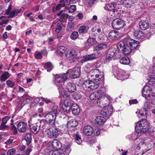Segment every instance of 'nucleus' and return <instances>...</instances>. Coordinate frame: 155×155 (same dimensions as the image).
<instances>
[{"mask_svg": "<svg viewBox=\"0 0 155 155\" xmlns=\"http://www.w3.org/2000/svg\"><path fill=\"white\" fill-rule=\"evenodd\" d=\"M81 74L80 67L76 66L72 69H69L65 73L57 75L55 77V83L61 95L64 98L70 97L69 95L65 91L63 86L64 81L68 79L69 75L71 78H78Z\"/></svg>", "mask_w": 155, "mask_h": 155, "instance_id": "obj_1", "label": "nucleus"}, {"mask_svg": "<svg viewBox=\"0 0 155 155\" xmlns=\"http://www.w3.org/2000/svg\"><path fill=\"white\" fill-rule=\"evenodd\" d=\"M99 72V70L97 69H95L90 71L87 75L89 80L84 82L83 87L91 90L97 88L99 84L102 82L104 80L103 77L99 78V74H97Z\"/></svg>", "mask_w": 155, "mask_h": 155, "instance_id": "obj_2", "label": "nucleus"}, {"mask_svg": "<svg viewBox=\"0 0 155 155\" xmlns=\"http://www.w3.org/2000/svg\"><path fill=\"white\" fill-rule=\"evenodd\" d=\"M139 44L138 41L126 38L120 41L118 44L117 48L120 52L127 54L132 50L136 48Z\"/></svg>", "mask_w": 155, "mask_h": 155, "instance_id": "obj_3", "label": "nucleus"}, {"mask_svg": "<svg viewBox=\"0 0 155 155\" xmlns=\"http://www.w3.org/2000/svg\"><path fill=\"white\" fill-rule=\"evenodd\" d=\"M59 110L58 108V107L54 106L51 109V110L45 116V118L49 123L50 126L53 127L55 126V119L56 116L59 114Z\"/></svg>", "mask_w": 155, "mask_h": 155, "instance_id": "obj_4", "label": "nucleus"}, {"mask_svg": "<svg viewBox=\"0 0 155 155\" xmlns=\"http://www.w3.org/2000/svg\"><path fill=\"white\" fill-rule=\"evenodd\" d=\"M150 128L149 123L146 119H142L137 123L135 130L138 133H144L147 131Z\"/></svg>", "mask_w": 155, "mask_h": 155, "instance_id": "obj_5", "label": "nucleus"}, {"mask_svg": "<svg viewBox=\"0 0 155 155\" xmlns=\"http://www.w3.org/2000/svg\"><path fill=\"white\" fill-rule=\"evenodd\" d=\"M48 131L47 133L48 137L51 138H55L61 133V130L58 128L53 127H49Z\"/></svg>", "mask_w": 155, "mask_h": 155, "instance_id": "obj_6", "label": "nucleus"}, {"mask_svg": "<svg viewBox=\"0 0 155 155\" xmlns=\"http://www.w3.org/2000/svg\"><path fill=\"white\" fill-rule=\"evenodd\" d=\"M110 97L107 94L102 95L101 97L98 98L97 103L98 105L101 107L102 106H105L108 104L109 103Z\"/></svg>", "mask_w": 155, "mask_h": 155, "instance_id": "obj_7", "label": "nucleus"}, {"mask_svg": "<svg viewBox=\"0 0 155 155\" xmlns=\"http://www.w3.org/2000/svg\"><path fill=\"white\" fill-rule=\"evenodd\" d=\"M124 21L120 19L116 18L112 21L111 25L113 28L119 29L123 28L124 25Z\"/></svg>", "mask_w": 155, "mask_h": 155, "instance_id": "obj_8", "label": "nucleus"}, {"mask_svg": "<svg viewBox=\"0 0 155 155\" xmlns=\"http://www.w3.org/2000/svg\"><path fill=\"white\" fill-rule=\"evenodd\" d=\"M115 76L117 79L122 81L127 79L129 77L128 75L124 71L122 70H118L115 74Z\"/></svg>", "mask_w": 155, "mask_h": 155, "instance_id": "obj_9", "label": "nucleus"}, {"mask_svg": "<svg viewBox=\"0 0 155 155\" xmlns=\"http://www.w3.org/2000/svg\"><path fill=\"white\" fill-rule=\"evenodd\" d=\"M112 108L110 106H104L103 108L101 111L102 115L104 116H110L113 112Z\"/></svg>", "mask_w": 155, "mask_h": 155, "instance_id": "obj_10", "label": "nucleus"}, {"mask_svg": "<svg viewBox=\"0 0 155 155\" xmlns=\"http://www.w3.org/2000/svg\"><path fill=\"white\" fill-rule=\"evenodd\" d=\"M18 131L21 133L26 132L27 128V123L22 121L19 122L17 125Z\"/></svg>", "mask_w": 155, "mask_h": 155, "instance_id": "obj_11", "label": "nucleus"}, {"mask_svg": "<svg viewBox=\"0 0 155 155\" xmlns=\"http://www.w3.org/2000/svg\"><path fill=\"white\" fill-rule=\"evenodd\" d=\"M71 104L72 101H71L68 99L65 100L62 105L63 109L66 112H69L71 108Z\"/></svg>", "mask_w": 155, "mask_h": 155, "instance_id": "obj_12", "label": "nucleus"}, {"mask_svg": "<svg viewBox=\"0 0 155 155\" xmlns=\"http://www.w3.org/2000/svg\"><path fill=\"white\" fill-rule=\"evenodd\" d=\"M140 143L138 144L137 148L138 150L140 149L141 145H143L145 144V145L151 144L152 143H153L150 139H148L147 140H144L143 138H140L139 139Z\"/></svg>", "mask_w": 155, "mask_h": 155, "instance_id": "obj_13", "label": "nucleus"}, {"mask_svg": "<svg viewBox=\"0 0 155 155\" xmlns=\"http://www.w3.org/2000/svg\"><path fill=\"white\" fill-rule=\"evenodd\" d=\"M150 89V87L148 86H145L142 91V96L148 99L151 97L150 94L151 93Z\"/></svg>", "mask_w": 155, "mask_h": 155, "instance_id": "obj_14", "label": "nucleus"}, {"mask_svg": "<svg viewBox=\"0 0 155 155\" xmlns=\"http://www.w3.org/2000/svg\"><path fill=\"white\" fill-rule=\"evenodd\" d=\"M65 56L68 58H71V61L74 62L76 60L77 57L74 50L68 51L65 54Z\"/></svg>", "mask_w": 155, "mask_h": 155, "instance_id": "obj_15", "label": "nucleus"}, {"mask_svg": "<svg viewBox=\"0 0 155 155\" xmlns=\"http://www.w3.org/2000/svg\"><path fill=\"white\" fill-rule=\"evenodd\" d=\"M96 59L93 53L89 55H87L80 58V61L81 63L85 62L87 61H91Z\"/></svg>", "mask_w": 155, "mask_h": 155, "instance_id": "obj_16", "label": "nucleus"}, {"mask_svg": "<svg viewBox=\"0 0 155 155\" xmlns=\"http://www.w3.org/2000/svg\"><path fill=\"white\" fill-rule=\"evenodd\" d=\"M66 88L68 92L71 93L74 92L76 89L75 84L72 82L68 83L66 85Z\"/></svg>", "mask_w": 155, "mask_h": 155, "instance_id": "obj_17", "label": "nucleus"}, {"mask_svg": "<svg viewBox=\"0 0 155 155\" xmlns=\"http://www.w3.org/2000/svg\"><path fill=\"white\" fill-rule=\"evenodd\" d=\"M104 8L105 10L112 11L113 14H114V15L115 14V12L117 13L118 12V10L114 8V5L113 4H107Z\"/></svg>", "mask_w": 155, "mask_h": 155, "instance_id": "obj_18", "label": "nucleus"}, {"mask_svg": "<svg viewBox=\"0 0 155 155\" xmlns=\"http://www.w3.org/2000/svg\"><path fill=\"white\" fill-rule=\"evenodd\" d=\"M93 132V128L90 126H85L83 129V134L87 136L91 135Z\"/></svg>", "mask_w": 155, "mask_h": 155, "instance_id": "obj_19", "label": "nucleus"}, {"mask_svg": "<svg viewBox=\"0 0 155 155\" xmlns=\"http://www.w3.org/2000/svg\"><path fill=\"white\" fill-rule=\"evenodd\" d=\"M51 144L53 148L57 150L61 149V142L57 139L53 140Z\"/></svg>", "mask_w": 155, "mask_h": 155, "instance_id": "obj_20", "label": "nucleus"}, {"mask_svg": "<svg viewBox=\"0 0 155 155\" xmlns=\"http://www.w3.org/2000/svg\"><path fill=\"white\" fill-rule=\"evenodd\" d=\"M140 28L143 30H145L149 27V23L147 21L142 20L139 23Z\"/></svg>", "mask_w": 155, "mask_h": 155, "instance_id": "obj_21", "label": "nucleus"}, {"mask_svg": "<svg viewBox=\"0 0 155 155\" xmlns=\"http://www.w3.org/2000/svg\"><path fill=\"white\" fill-rule=\"evenodd\" d=\"M41 124V128L43 129H47L49 130V127H53L52 126H50L48 122L46 120H40Z\"/></svg>", "mask_w": 155, "mask_h": 155, "instance_id": "obj_22", "label": "nucleus"}, {"mask_svg": "<svg viewBox=\"0 0 155 155\" xmlns=\"http://www.w3.org/2000/svg\"><path fill=\"white\" fill-rule=\"evenodd\" d=\"M105 118L103 117L98 116L95 119L96 124L98 125H101L103 124L105 122Z\"/></svg>", "mask_w": 155, "mask_h": 155, "instance_id": "obj_23", "label": "nucleus"}, {"mask_svg": "<svg viewBox=\"0 0 155 155\" xmlns=\"http://www.w3.org/2000/svg\"><path fill=\"white\" fill-rule=\"evenodd\" d=\"M71 108L72 113L75 114H78L80 112V109L79 106L75 104H72Z\"/></svg>", "mask_w": 155, "mask_h": 155, "instance_id": "obj_24", "label": "nucleus"}, {"mask_svg": "<svg viewBox=\"0 0 155 155\" xmlns=\"http://www.w3.org/2000/svg\"><path fill=\"white\" fill-rule=\"evenodd\" d=\"M134 36L137 38H143L144 37L143 32L141 31L135 30L134 33Z\"/></svg>", "mask_w": 155, "mask_h": 155, "instance_id": "obj_25", "label": "nucleus"}, {"mask_svg": "<svg viewBox=\"0 0 155 155\" xmlns=\"http://www.w3.org/2000/svg\"><path fill=\"white\" fill-rule=\"evenodd\" d=\"M108 36L109 38L112 40H115L118 37V32L115 31H110L109 33Z\"/></svg>", "mask_w": 155, "mask_h": 155, "instance_id": "obj_26", "label": "nucleus"}, {"mask_svg": "<svg viewBox=\"0 0 155 155\" xmlns=\"http://www.w3.org/2000/svg\"><path fill=\"white\" fill-rule=\"evenodd\" d=\"M11 6H9L8 9L6 10L5 13L6 15H9V17L10 18H12L15 16L16 14L15 10L11 11Z\"/></svg>", "mask_w": 155, "mask_h": 155, "instance_id": "obj_27", "label": "nucleus"}, {"mask_svg": "<svg viewBox=\"0 0 155 155\" xmlns=\"http://www.w3.org/2000/svg\"><path fill=\"white\" fill-rule=\"evenodd\" d=\"M10 76V75L8 72H3L1 76L0 80L1 81L4 82Z\"/></svg>", "mask_w": 155, "mask_h": 155, "instance_id": "obj_28", "label": "nucleus"}, {"mask_svg": "<svg viewBox=\"0 0 155 155\" xmlns=\"http://www.w3.org/2000/svg\"><path fill=\"white\" fill-rule=\"evenodd\" d=\"M107 48V45L104 44H100L96 45L94 48L95 51H100L105 49Z\"/></svg>", "mask_w": 155, "mask_h": 155, "instance_id": "obj_29", "label": "nucleus"}, {"mask_svg": "<svg viewBox=\"0 0 155 155\" xmlns=\"http://www.w3.org/2000/svg\"><path fill=\"white\" fill-rule=\"evenodd\" d=\"M78 124V122L74 119H72L68 123V126L69 127H76Z\"/></svg>", "mask_w": 155, "mask_h": 155, "instance_id": "obj_30", "label": "nucleus"}, {"mask_svg": "<svg viewBox=\"0 0 155 155\" xmlns=\"http://www.w3.org/2000/svg\"><path fill=\"white\" fill-rule=\"evenodd\" d=\"M133 0H124V4L128 8H131L134 5Z\"/></svg>", "mask_w": 155, "mask_h": 155, "instance_id": "obj_31", "label": "nucleus"}, {"mask_svg": "<svg viewBox=\"0 0 155 155\" xmlns=\"http://www.w3.org/2000/svg\"><path fill=\"white\" fill-rule=\"evenodd\" d=\"M66 50V48L64 46H61L58 48L57 52L58 54L61 55L64 53Z\"/></svg>", "mask_w": 155, "mask_h": 155, "instance_id": "obj_32", "label": "nucleus"}, {"mask_svg": "<svg viewBox=\"0 0 155 155\" xmlns=\"http://www.w3.org/2000/svg\"><path fill=\"white\" fill-rule=\"evenodd\" d=\"M120 62L124 64H128L130 63V60L128 57L121 58L120 61Z\"/></svg>", "mask_w": 155, "mask_h": 155, "instance_id": "obj_33", "label": "nucleus"}, {"mask_svg": "<svg viewBox=\"0 0 155 155\" xmlns=\"http://www.w3.org/2000/svg\"><path fill=\"white\" fill-rule=\"evenodd\" d=\"M45 68L48 72L50 71L53 68V66L51 63L50 62L46 63L44 65Z\"/></svg>", "mask_w": 155, "mask_h": 155, "instance_id": "obj_34", "label": "nucleus"}, {"mask_svg": "<svg viewBox=\"0 0 155 155\" xmlns=\"http://www.w3.org/2000/svg\"><path fill=\"white\" fill-rule=\"evenodd\" d=\"M73 136L75 139L76 142L78 144H80L82 143V140L81 137L77 134H74L73 135Z\"/></svg>", "mask_w": 155, "mask_h": 155, "instance_id": "obj_35", "label": "nucleus"}, {"mask_svg": "<svg viewBox=\"0 0 155 155\" xmlns=\"http://www.w3.org/2000/svg\"><path fill=\"white\" fill-rule=\"evenodd\" d=\"M116 51H117L115 48H111L108 50L107 54L113 57Z\"/></svg>", "mask_w": 155, "mask_h": 155, "instance_id": "obj_36", "label": "nucleus"}, {"mask_svg": "<svg viewBox=\"0 0 155 155\" xmlns=\"http://www.w3.org/2000/svg\"><path fill=\"white\" fill-rule=\"evenodd\" d=\"M74 99L76 100L80 99L82 97V96L80 92H76L72 95Z\"/></svg>", "mask_w": 155, "mask_h": 155, "instance_id": "obj_37", "label": "nucleus"}, {"mask_svg": "<svg viewBox=\"0 0 155 155\" xmlns=\"http://www.w3.org/2000/svg\"><path fill=\"white\" fill-rule=\"evenodd\" d=\"M87 42L89 45H92L96 43V41L95 39L93 38H89L87 40Z\"/></svg>", "mask_w": 155, "mask_h": 155, "instance_id": "obj_38", "label": "nucleus"}, {"mask_svg": "<svg viewBox=\"0 0 155 155\" xmlns=\"http://www.w3.org/2000/svg\"><path fill=\"white\" fill-rule=\"evenodd\" d=\"M88 29V27L87 26H82L79 29V32L80 33H83L87 31Z\"/></svg>", "mask_w": 155, "mask_h": 155, "instance_id": "obj_39", "label": "nucleus"}, {"mask_svg": "<svg viewBox=\"0 0 155 155\" xmlns=\"http://www.w3.org/2000/svg\"><path fill=\"white\" fill-rule=\"evenodd\" d=\"M11 125H12L11 127V130L12 131L13 134L14 135L17 134L18 132L17 127V128L14 125H13V122H11Z\"/></svg>", "mask_w": 155, "mask_h": 155, "instance_id": "obj_40", "label": "nucleus"}, {"mask_svg": "<svg viewBox=\"0 0 155 155\" xmlns=\"http://www.w3.org/2000/svg\"><path fill=\"white\" fill-rule=\"evenodd\" d=\"M78 36V32L75 31L71 34V37L72 40H75L77 38Z\"/></svg>", "mask_w": 155, "mask_h": 155, "instance_id": "obj_41", "label": "nucleus"}, {"mask_svg": "<svg viewBox=\"0 0 155 155\" xmlns=\"http://www.w3.org/2000/svg\"><path fill=\"white\" fill-rule=\"evenodd\" d=\"M31 136L30 134L27 133L26 134L25 139L27 142H30L31 140Z\"/></svg>", "mask_w": 155, "mask_h": 155, "instance_id": "obj_42", "label": "nucleus"}, {"mask_svg": "<svg viewBox=\"0 0 155 155\" xmlns=\"http://www.w3.org/2000/svg\"><path fill=\"white\" fill-rule=\"evenodd\" d=\"M39 130L35 125H33L31 129L32 132L35 134H37Z\"/></svg>", "mask_w": 155, "mask_h": 155, "instance_id": "obj_43", "label": "nucleus"}, {"mask_svg": "<svg viewBox=\"0 0 155 155\" xmlns=\"http://www.w3.org/2000/svg\"><path fill=\"white\" fill-rule=\"evenodd\" d=\"M90 99L91 100H98L97 93H93L91 94L90 97Z\"/></svg>", "mask_w": 155, "mask_h": 155, "instance_id": "obj_44", "label": "nucleus"}, {"mask_svg": "<svg viewBox=\"0 0 155 155\" xmlns=\"http://www.w3.org/2000/svg\"><path fill=\"white\" fill-rule=\"evenodd\" d=\"M6 84L9 87L12 88L13 87L15 84V83L12 82V81L8 80L6 82Z\"/></svg>", "mask_w": 155, "mask_h": 155, "instance_id": "obj_45", "label": "nucleus"}, {"mask_svg": "<svg viewBox=\"0 0 155 155\" xmlns=\"http://www.w3.org/2000/svg\"><path fill=\"white\" fill-rule=\"evenodd\" d=\"M151 104L150 102L148 101L146 102L144 105V109L145 111H146V110L148 108H150Z\"/></svg>", "mask_w": 155, "mask_h": 155, "instance_id": "obj_46", "label": "nucleus"}, {"mask_svg": "<svg viewBox=\"0 0 155 155\" xmlns=\"http://www.w3.org/2000/svg\"><path fill=\"white\" fill-rule=\"evenodd\" d=\"M62 4H59L57 5L54 6L53 8V10L54 12L59 10L62 7H63Z\"/></svg>", "mask_w": 155, "mask_h": 155, "instance_id": "obj_47", "label": "nucleus"}, {"mask_svg": "<svg viewBox=\"0 0 155 155\" xmlns=\"http://www.w3.org/2000/svg\"><path fill=\"white\" fill-rule=\"evenodd\" d=\"M10 118V117L9 116H6L4 117L2 119V123L6 124Z\"/></svg>", "mask_w": 155, "mask_h": 155, "instance_id": "obj_48", "label": "nucleus"}, {"mask_svg": "<svg viewBox=\"0 0 155 155\" xmlns=\"http://www.w3.org/2000/svg\"><path fill=\"white\" fill-rule=\"evenodd\" d=\"M139 133L136 131V132L133 133L131 135L132 140H133L137 139L138 137V134Z\"/></svg>", "mask_w": 155, "mask_h": 155, "instance_id": "obj_49", "label": "nucleus"}, {"mask_svg": "<svg viewBox=\"0 0 155 155\" xmlns=\"http://www.w3.org/2000/svg\"><path fill=\"white\" fill-rule=\"evenodd\" d=\"M16 150L15 148H12L9 150L7 152L8 155H13L15 152Z\"/></svg>", "mask_w": 155, "mask_h": 155, "instance_id": "obj_50", "label": "nucleus"}, {"mask_svg": "<svg viewBox=\"0 0 155 155\" xmlns=\"http://www.w3.org/2000/svg\"><path fill=\"white\" fill-rule=\"evenodd\" d=\"M112 58L111 56L107 54L105 59L104 61V63H107L109 62L111 60Z\"/></svg>", "mask_w": 155, "mask_h": 155, "instance_id": "obj_51", "label": "nucleus"}, {"mask_svg": "<svg viewBox=\"0 0 155 155\" xmlns=\"http://www.w3.org/2000/svg\"><path fill=\"white\" fill-rule=\"evenodd\" d=\"M76 9V6L74 5H71L69 8V12L71 13L74 12Z\"/></svg>", "mask_w": 155, "mask_h": 155, "instance_id": "obj_52", "label": "nucleus"}, {"mask_svg": "<svg viewBox=\"0 0 155 155\" xmlns=\"http://www.w3.org/2000/svg\"><path fill=\"white\" fill-rule=\"evenodd\" d=\"M34 56L35 58L37 59H39L41 58L42 54L40 52L35 53L34 54Z\"/></svg>", "mask_w": 155, "mask_h": 155, "instance_id": "obj_53", "label": "nucleus"}, {"mask_svg": "<svg viewBox=\"0 0 155 155\" xmlns=\"http://www.w3.org/2000/svg\"><path fill=\"white\" fill-rule=\"evenodd\" d=\"M96 0H88L87 3V5L88 7H91L94 4Z\"/></svg>", "mask_w": 155, "mask_h": 155, "instance_id": "obj_54", "label": "nucleus"}, {"mask_svg": "<svg viewBox=\"0 0 155 155\" xmlns=\"http://www.w3.org/2000/svg\"><path fill=\"white\" fill-rule=\"evenodd\" d=\"M106 92V91H105V88L102 87L101 89L97 90V94H99L101 95Z\"/></svg>", "mask_w": 155, "mask_h": 155, "instance_id": "obj_55", "label": "nucleus"}, {"mask_svg": "<svg viewBox=\"0 0 155 155\" xmlns=\"http://www.w3.org/2000/svg\"><path fill=\"white\" fill-rule=\"evenodd\" d=\"M59 152L57 150H51L49 152V155H58Z\"/></svg>", "mask_w": 155, "mask_h": 155, "instance_id": "obj_56", "label": "nucleus"}, {"mask_svg": "<svg viewBox=\"0 0 155 155\" xmlns=\"http://www.w3.org/2000/svg\"><path fill=\"white\" fill-rule=\"evenodd\" d=\"M93 54L96 59L99 58L102 55V53L99 51H97Z\"/></svg>", "mask_w": 155, "mask_h": 155, "instance_id": "obj_57", "label": "nucleus"}, {"mask_svg": "<svg viewBox=\"0 0 155 155\" xmlns=\"http://www.w3.org/2000/svg\"><path fill=\"white\" fill-rule=\"evenodd\" d=\"M62 26L63 24L62 23H61L57 27L55 30L56 33H58L60 31L61 29Z\"/></svg>", "mask_w": 155, "mask_h": 155, "instance_id": "obj_58", "label": "nucleus"}, {"mask_svg": "<svg viewBox=\"0 0 155 155\" xmlns=\"http://www.w3.org/2000/svg\"><path fill=\"white\" fill-rule=\"evenodd\" d=\"M8 126L7 125H6L5 124L2 123V124L0 126V129L2 130H4V129L8 128Z\"/></svg>", "mask_w": 155, "mask_h": 155, "instance_id": "obj_59", "label": "nucleus"}, {"mask_svg": "<svg viewBox=\"0 0 155 155\" xmlns=\"http://www.w3.org/2000/svg\"><path fill=\"white\" fill-rule=\"evenodd\" d=\"M110 18L107 15H104L103 18V21L105 22H108L110 21Z\"/></svg>", "mask_w": 155, "mask_h": 155, "instance_id": "obj_60", "label": "nucleus"}, {"mask_svg": "<svg viewBox=\"0 0 155 155\" xmlns=\"http://www.w3.org/2000/svg\"><path fill=\"white\" fill-rule=\"evenodd\" d=\"M41 99L43 101H44L47 104L51 102V101L50 100L46 98H44L42 97L41 98Z\"/></svg>", "mask_w": 155, "mask_h": 155, "instance_id": "obj_61", "label": "nucleus"}, {"mask_svg": "<svg viewBox=\"0 0 155 155\" xmlns=\"http://www.w3.org/2000/svg\"><path fill=\"white\" fill-rule=\"evenodd\" d=\"M116 3L118 5L123 4L124 0H114Z\"/></svg>", "mask_w": 155, "mask_h": 155, "instance_id": "obj_62", "label": "nucleus"}, {"mask_svg": "<svg viewBox=\"0 0 155 155\" xmlns=\"http://www.w3.org/2000/svg\"><path fill=\"white\" fill-rule=\"evenodd\" d=\"M71 2V0H66L65 2H64L62 4H63V6L64 7L67 5H69Z\"/></svg>", "mask_w": 155, "mask_h": 155, "instance_id": "obj_63", "label": "nucleus"}, {"mask_svg": "<svg viewBox=\"0 0 155 155\" xmlns=\"http://www.w3.org/2000/svg\"><path fill=\"white\" fill-rule=\"evenodd\" d=\"M34 125H35L37 128L38 127V128L40 129L41 128V124L40 123V120L38 122H37Z\"/></svg>", "mask_w": 155, "mask_h": 155, "instance_id": "obj_64", "label": "nucleus"}]
</instances>
